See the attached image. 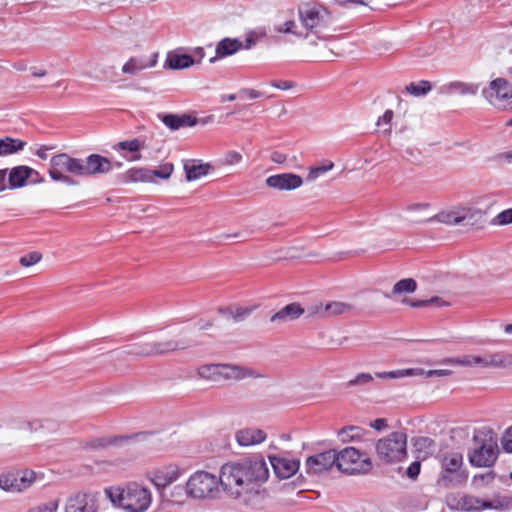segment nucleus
<instances>
[{
	"label": "nucleus",
	"instance_id": "nucleus-7",
	"mask_svg": "<svg viewBox=\"0 0 512 512\" xmlns=\"http://www.w3.org/2000/svg\"><path fill=\"white\" fill-rule=\"evenodd\" d=\"M407 436L403 432H392L376 442V453L386 463L399 462L406 456Z\"/></svg>",
	"mask_w": 512,
	"mask_h": 512
},
{
	"label": "nucleus",
	"instance_id": "nucleus-31",
	"mask_svg": "<svg viewBox=\"0 0 512 512\" xmlns=\"http://www.w3.org/2000/svg\"><path fill=\"white\" fill-rule=\"evenodd\" d=\"M424 373V369L422 368H408V369H399L395 371L389 372H377L375 376L382 379H398L404 377H414L419 376Z\"/></svg>",
	"mask_w": 512,
	"mask_h": 512
},
{
	"label": "nucleus",
	"instance_id": "nucleus-4",
	"mask_svg": "<svg viewBox=\"0 0 512 512\" xmlns=\"http://www.w3.org/2000/svg\"><path fill=\"white\" fill-rule=\"evenodd\" d=\"M221 488L220 474L199 470L186 482V494L194 499L216 498Z\"/></svg>",
	"mask_w": 512,
	"mask_h": 512
},
{
	"label": "nucleus",
	"instance_id": "nucleus-51",
	"mask_svg": "<svg viewBox=\"0 0 512 512\" xmlns=\"http://www.w3.org/2000/svg\"><path fill=\"white\" fill-rule=\"evenodd\" d=\"M373 379L370 373H359L348 382V386H365L370 384Z\"/></svg>",
	"mask_w": 512,
	"mask_h": 512
},
{
	"label": "nucleus",
	"instance_id": "nucleus-62",
	"mask_svg": "<svg viewBox=\"0 0 512 512\" xmlns=\"http://www.w3.org/2000/svg\"><path fill=\"white\" fill-rule=\"evenodd\" d=\"M393 119V111L386 110L385 113L378 119L377 125L380 126L382 124L388 125L391 123Z\"/></svg>",
	"mask_w": 512,
	"mask_h": 512
},
{
	"label": "nucleus",
	"instance_id": "nucleus-52",
	"mask_svg": "<svg viewBox=\"0 0 512 512\" xmlns=\"http://www.w3.org/2000/svg\"><path fill=\"white\" fill-rule=\"evenodd\" d=\"M111 442L108 438H96L87 442L86 447L92 450H100L109 446Z\"/></svg>",
	"mask_w": 512,
	"mask_h": 512
},
{
	"label": "nucleus",
	"instance_id": "nucleus-36",
	"mask_svg": "<svg viewBox=\"0 0 512 512\" xmlns=\"http://www.w3.org/2000/svg\"><path fill=\"white\" fill-rule=\"evenodd\" d=\"M431 90L432 85L429 81L426 80H422L419 82H411L405 87V91L414 97L425 96Z\"/></svg>",
	"mask_w": 512,
	"mask_h": 512
},
{
	"label": "nucleus",
	"instance_id": "nucleus-20",
	"mask_svg": "<svg viewBox=\"0 0 512 512\" xmlns=\"http://www.w3.org/2000/svg\"><path fill=\"white\" fill-rule=\"evenodd\" d=\"M270 463L277 477L287 479L293 476L299 469V461L286 456H271Z\"/></svg>",
	"mask_w": 512,
	"mask_h": 512
},
{
	"label": "nucleus",
	"instance_id": "nucleus-6",
	"mask_svg": "<svg viewBox=\"0 0 512 512\" xmlns=\"http://www.w3.org/2000/svg\"><path fill=\"white\" fill-rule=\"evenodd\" d=\"M48 172L52 180L73 185L75 182L69 175L81 177V158H73L66 153L54 155Z\"/></svg>",
	"mask_w": 512,
	"mask_h": 512
},
{
	"label": "nucleus",
	"instance_id": "nucleus-63",
	"mask_svg": "<svg viewBox=\"0 0 512 512\" xmlns=\"http://www.w3.org/2000/svg\"><path fill=\"white\" fill-rule=\"evenodd\" d=\"M495 159L499 162L511 163L512 162V151L498 153L495 156Z\"/></svg>",
	"mask_w": 512,
	"mask_h": 512
},
{
	"label": "nucleus",
	"instance_id": "nucleus-35",
	"mask_svg": "<svg viewBox=\"0 0 512 512\" xmlns=\"http://www.w3.org/2000/svg\"><path fill=\"white\" fill-rule=\"evenodd\" d=\"M26 143L20 139L6 137L0 140V156L16 153L25 147Z\"/></svg>",
	"mask_w": 512,
	"mask_h": 512
},
{
	"label": "nucleus",
	"instance_id": "nucleus-39",
	"mask_svg": "<svg viewBox=\"0 0 512 512\" xmlns=\"http://www.w3.org/2000/svg\"><path fill=\"white\" fill-rule=\"evenodd\" d=\"M413 446L418 452H422L425 457L426 455L432 453L434 448V441L429 437L420 436L413 440Z\"/></svg>",
	"mask_w": 512,
	"mask_h": 512
},
{
	"label": "nucleus",
	"instance_id": "nucleus-2",
	"mask_svg": "<svg viewBox=\"0 0 512 512\" xmlns=\"http://www.w3.org/2000/svg\"><path fill=\"white\" fill-rule=\"evenodd\" d=\"M104 493L113 506L128 512H145L152 501L150 490L136 482L105 488Z\"/></svg>",
	"mask_w": 512,
	"mask_h": 512
},
{
	"label": "nucleus",
	"instance_id": "nucleus-42",
	"mask_svg": "<svg viewBox=\"0 0 512 512\" xmlns=\"http://www.w3.org/2000/svg\"><path fill=\"white\" fill-rule=\"evenodd\" d=\"M472 359L473 355H464L454 358H445L440 363L451 366L473 367Z\"/></svg>",
	"mask_w": 512,
	"mask_h": 512
},
{
	"label": "nucleus",
	"instance_id": "nucleus-28",
	"mask_svg": "<svg viewBox=\"0 0 512 512\" xmlns=\"http://www.w3.org/2000/svg\"><path fill=\"white\" fill-rule=\"evenodd\" d=\"M194 64L193 58L188 54L169 52L167 54L164 67L169 69H185Z\"/></svg>",
	"mask_w": 512,
	"mask_h": 512
},
{
	"label": "nucleus",
	"instance_id": "nucleus-54",
	"mask_svg": "<svg viewBox=\"0 0 512 512\" xmlns=\"http://www.w3.org/2000/svg\"><path fill=\"white\" fill-rule=\"evenodd\" d=\"M242 160V155L237 151H229L226 153L224 163L227 165H236Z\"/></svg>",
	"mask_w": 512,
	"mask_h": 512
},
{
	"label": "nucleus",
	"instance_id": "nucleus-24",
	"mask_svg": "<svg viewBox=\"0 0 512 512\" xmlns=\"http://www.w3.org/2000/svg\"><path fill=\"white\" fill-rule=\"evenodd\" d=\"M181 475V469L175 464H170L155 472L154 482L157 486L165 487L177 481Z\"/></svg>",
	"mask_w": 512,
	"mask_h": 512
},
{
	"label": "nucleus",
	"instance_id": "nucleus-56",
	"mask_svg": "<svg viewBox=\"0 0 512 512\" xmlns=\"http://www.w3.org/2000/svg\"><path fill=\"white\" fill-rule=\"evenodd\" d=\"M452 374V371L449 369H435V370H429L425 371L421 376H425L427 378L429 377H445L450 376Z\"/></svg>",
	"mask_w": 512,
	"mask_h": 512
},
{
	"label": "nucleus",
	"instance_id": "nucleus-26",
	"mask_svg": "<svg viewBox=\"0 0 512 512\" xmlns=\"http://www.w3.org/2000/svg\"><path fill=\"white\" fill-rule=\"evenodd\" d=\"M158 117L171 130H177L181 127H193L197 124L195 117L186 114H159Z\"/></svg>",
	"mask_w": 512,
	"mask_h": 512
},
{
	"label": "nucleus",
	"instance_id": "nucleus-5",
	"mask_svg": "<svg viewBox=\"0 0 512 512\" xmlns=\"http://www.w3.org/2000/svg\"><path fill=\"white\" fill-rule=\"evenodd\" d=\"M197 374L200 378L213 382L241 380L255 376L253 370L231 364H205L197 369Z\"/></svg>",
	"mask_w": 512,
	"mask_h": 512
},
{
	"label": "nucleus",
	"instance_id": "nucleus-18",
	"mask_svg": "<svg viewBox=\"0 0 512 512\" xmlns=\"http://www.w3.org/2000/svg\"><path fill=\"white\" fill-rule=\"evenodd\" d=\"M112 169L110 160L99 154H91L81 159V177H88L97 174H106Z\"/></svg>",
	"mask_w": 512,
	"mask_h": 512
},
{
	"label": "nucleus",
	"instance_id": "nucleus-8",
	"mask_svg": "<svg viewBox=\"0 0 512 512\" xmlns=\"http://www.w3.org/2000/svg\"><path fill=\"white\" fill-rule=\"evenodd\" d=\"M336 466L342 472L355 474L370 471L372 463L366 454L354 447H346L337 452Z\"/></svg>",
	"mask_w": 512,
	"mask_h": 512
},
{
	"label": "nucleus",
	"instance_id": "nucleus-22",
	"mask_svg": "<svg viewBox=\"0 0 512 512\" xmlns=\"http://www.w3.org/2000/svg\"><path fill=\"white\" fill-rule=\"evenodd\" d=\"M150 344L152 346V356L162 355L170 352H175L178 350H184L192 345L191 342L187 339H169L163 341L150 342Z\"/></svg>",
	"mask_w": 512,
	"mask_h": 512
},
{
	"label": "nucleus",
	"instance_id": "nucleus-33",
	"mask_svg": "<svg viewBox=\"0 0 512 512\" xmlns=\"http://www.w3.org/2000/svg\"><path fill=\"white\" fill-rule=\"evenodd\" d=\"M417 289V283L412 278H405L396 282L393 286L391 294L384 293L386 298H391L393 295H400L404 293H413Z\"/></svg>",
	"mask_w": 512,
	"mask_h": 512
},
{
	"label": "nucleus",
	"instance_id": "nucleus-38",
	"mask_svg": "<svg viewBox=\"0 0 512 512\" xmlns=\"http://www.w3.org/2000/svg\"><path fill=\"white\" fill-rule=\"evenodd\" d=\"M124 353L135 356H152V346L150 342L135 343L128 346Z\"/></svg>",
	"mask_w": 512,
	"mask_h": 512
},
{
	"label": "nucleus",
	"instance_id": "nucleus-50",
	"mask_svg": "<svg viewBox=\"0 0 512 512\" xmlns=\"http://www.w3.org/2000/svg\"><path fill=\"white\" fill-rule=\"evenodd\" d=\"M41 259L42 254L37 251H33L27 255L22 256L19 259V262L23 267H30L37 264Z\"/></svg>",
	"mask_w": 512,
	"mask_h": 512
},
{
	"label": "nucleus",
	"instance_id": "nucleus-12",
	"mask_svg": "<svg viewBox=\"0 0 512 512\" xmlns=\"http://www.w3.org/2000/svg\"><path fill=\"white\" fill-rule=\"evenodd\" d=\"M498 452L497 443L493 439H488L469 453V461L476 467H490L495 463Z\"/></svg>",
	"mask_w": 512,
	"mask_h": 512
},
{
	"label": "nucleus",
	"instance_id": "nucleus-57",
	"mask_svg": "<svg viewBox=\"0 0 512 512\" xmlns=\"http://www.w3.org/2000/svg\"><path fill=\"white\" fill-rule=\"evenodd\" d=\"M58 506V501L52 500L39 506L35 512H57Z\"/></svg>",
	"mask_w": 512,
	"mask_h": 512
},
{
	"label": "nucleus",
	"instance_id": "nucleus-48",
	"mask_svg": "<svg viewBox=\"0 0 512 512\" xmlns=\"http://www.w3.org/2000/svg\"><path fill=\"white\" fill-rule=\"evenodd\" d=\"M252 311L253 308L251 307H236L235 309H230L228 313L235 322H240L247 318Z\"/></svg>",
	"mask_w": 512,
	"mask_h": 512
},
{
	"label": "nucleus",
	"instance_id": "nucleus-53",
	"mask_svg": "<svg viewBox=\"0 0 512 512\" xmlns=\"http://www.w3.org/2000/svg\"><path fill=\"white\" fill-rule=\"evenodd\" d=\"M501 444L504 451L512 453V426L505 431L501 439Z\"/></svg>",
	"mask_w": 512,
	"mask_h": 512
},
{
	"label": "nucleus",
	"instance_id": "nucleus-47",
	"mask_svg": "<svg viewBox=\"0 0 512 512\" xmlns=\"http://www.w3.org/2000/svg\"><path fill=\"white\" fill-rule=\"evenodd\" d=\"M512 223V208L497 214L491 221L492 225L504 226Z\"/></svg>",
	"mask_w": 512,
	"mask_h": 512
},
{
	"label": "nucleus",
	"instance_id": "nucleus-16",
	"mask_svg": "<svg viewBox=\"0 0 512 512\" xmlns=\"http://www.w3.org/2000/svg\"><path fill=\"white\" fill-rule=\"evenodd\" d=\"M483 97L491 104L512 98V85L504 78H496L482 90Z\"/></svg>",
	"mask_w": 512,
	"mask_h": 512
},
{
	"label": "nucleus",
	"instance_id": "nucleus-13",
	"mask_svg": "<svg viewBox=\"0 0 512 512\" xmlns=\"http://www.w3.org/2000/svg\"><path fill=\"white\" fill-rule=\"evenodd\" d=\"M477 216H482L479 209L469 207H459L449 211H442L428 219L429 222H439L446 225H459L465 220H471Z\"/></svg>",
	"mask_w": 512,
	"mask_h": 512
},
{
	"label": "nucleus",
	"instance_id": "nucleus-64",
	"mask_svg": "<svg viewBox=\"0 0 512 512\" xmlns=\"http://www.w3.org/2000/svg\"><path fill=\"white\" fill-rule=\"evenodd\" d=\"M371 427H373L377 431H381L387 427L386 420L382 419V418H378L371 423Z\"/></svg>",
	"mask_w": 512,
	"mask_h": 512
},
{
	"label": "nucleus",
	"instance_id": "nucleus-29",
	"mask_svg": "<svg viewBox=\"0 0 512 512\" xmlns=\"http://www.w3.org/2000/svg\"><path fill=\"white\" fill-rule=\"evenodd\" d=\"M122 179L124 183L153 182L152 170L144 167L131 168L122 175Z\"/></svg>",
	"mask_w": 512,
	"mask_h": 512
},
{
	"label": "nucleus",
	"instance_id": "nucleus-40",
	"mask_svg": "<svg viewBox=\"0 0 512 512\" xmlns=\"http://www.w3.org/2000/svg\"><path fill=\"white\" fill-rule=\"evenodd\" d=\"M333 167L334 163L332 161H326L324 164L320 166L311 167L307 175V180L309 182H313L320 176L324 175L326 172L332 170Z\"/></svg>",
	"mask_w": 512,
	"mask_h": 512
},
{
	"label": "nucleus",
	"instance_id": "nucleus-1",
	"mask_svg": "<svg viewBox=\"0 0 512 512\" xmlns=\"http://www.w3.org/2000/svg\"><path fill=\"white\" fill-rule=\"evenodd\" d=\"M269 477L266 461L261 456L242 458L220 468L221 488L232 498L247 502Z\"/></svg>",
	"mask_w": 512,
	"mask_h": 512
},
{
	"label": "nucleus",
	"instance_id": "nucleus-32",
	"mask_svg": "<svg viewBox=\"0 0 512 512\" xmlns=\"http://www.w3.org/2000/svg\"><path fill=\"white\" fill-rule=\"evenodd\" d=\"M209 166L198 164L195 160L186 161L184 170L187 181H194L207 174Z\"/></svg>",
	"mask_w": 512,
	"mask_h": 512
},
{
	"label": "nucleus",
	"instance_id": "nucleus-14",
	"mask_svg": "<svg viewBox=\"0 0 512 512\" xmlns=\"http://www.w3.org/2000/svg\"><path fill=\"white\" fill-rule=\"evenodd\" d=\"M353 309L354 307L350 303L343 301H331L311 305L307 309V312L309 317L327 318L351 313Z\"/></svg>",
	"mask_w": 512,
	"mask_h": 512
},
{
	"label": "nucleus",
	"instance_id": "nucleus-44",
	"mask_svg": "<svg viewBox=\"0 0 512 512\" xmlns=\"http://www.w3.org/2000/svg\"><path fill=\"white\" fill-rule=\"evenodd\" d=\"M296 22L294 20H287L282 24H277L274 27V30L278 33H290L297 37L303 36L301 32L296 30Z\"/></svg>",
	"mask_w": 512,
	"mask_h": 512
},
{
	"label": "nucleus",
	"instance_id": "nucleus-46",
	"mask_svg": "<svg viewBox=\"0 0 512 512\" xmlns=\"http://www.w3.org/2000/svg\"><path fill=\"white\" fill-rule=\"evenodd\" d=\"M173 170L174 166L172 163H164L158 169L152 170V180L154 181L155 177L168 179L172 175Z\"/></svg>",
	"mask_w": 512,
	"mask_h": 512
},
{
	"label": "nucleus",
	"instance_id": "nucleus-30",
	"mask_svg": "<svg viewBox=\"0 0 512 512\" xmlns=\"http://www.w3.org/2000/svg\"><path fill=\"white\" fill-rule=\"evenodd\" d=\"M144 147V142L135 138L131 140L121 141L117 144V148L120 150H126L131 152L132 155L130 157H126L129 161H138L141 159V155L139 154V150Z\"/></svg>",
	"mask_w": 512,
	"mask_h": 512
},
{
	"label": "nucleus",
	"instance_id": "nucleus-23",
	"mask_svg": "<svg viewBox=\"0 0 512 512\" xmlns=\"http://www.w3.org/2000/svg\"><path fill=\"white\" fill-rule=\"evenodd\" d=\"M479 90V85L463 81H451L439 88V93L443 95H475Z\"/></svg>",
	"mask_w": 512,
	"mask_h": 512
},
{
	"label": "nucleus",
	"instance_id": "nucleus-10",
	"mask_svg": "<svg viewBox=\"0 0 512 512\" xmlns=\"http://www.w3.org/2000/svg\"><path fill=\"white\" fill-rule=\"evenodd\" d=\"M35 481V473L31 470L6 471L0 474V488L8 492H21L29 488Z\"/></svg>",
	"mask_w": 512,
	"mask_h": 512
},
{
	"label": "nucleus",
	"instance_id": "nucleus-11",
	"mask_svg": "<svg viewBox=\"0 0 512 512\" xmlns=\"http://www.w3.org/2000/svg\"><path fill=\"white\" fill-rule=\"evenodd\" d=\"M337 462V451L330 449L308 457L305 461V471L310 476H319L329 471Z\"/></svg>",
	"mask_w": 512,
	"mask_h": 512
},
{
	"label": "nucleus",
	"instance_id": "nucleus-41",
	"mask_svg": "<svg viewBox=\"0 0 512 512\" xmlns=\"http://www.w3.org/2000/svg\"><path fill=\"white\" fill-rule=\"evenodd\" d=\"M473 367L495 368L494 353H485L483 355H473Z\"/></svg>",
	"mask_w": 512,
	"mask_h": 512
},
{
	"label": "nucleus",
	"instance_id": "nucleus-49",
	"mask_svg": "<svg viewBox=\"0 0 512 512\" xmlns=\"http://www.w3.org/2000/svg\"><path fill=\"white\" fill-rule=\"evenodd\" d=\"M403 303H407L410 306L416 307V308L425 307V306H429V305H433V304L438 305V306L445 304L444 301L439 297H432L431 299H428V300H418V301H409L407 299H404Z\"/></svg>",
	"mask_w": 512,
	"mask_h": 512
},
{
	"label": "nucleus",
	"instance_id": "nucleus-43",
	"mask_svg": "<svg viewBox=\"0 0 512 512\" xmlns=\"http://www.w3.org/2000/svg\"><path fill=\"white\" fill-rule=\"evenodd\" d=\"M495 368H512V354L506 352L494 353Z\"/></svg>",
	"mask_w": 512,
	"mask_h": 512
},
{
	"label": "nucleus",
	"instance_id": "nucleus-17",
	"mask_svg": "<svg viewBox=\"0 0 512 512\" xmlns=\"http://www.w3.org/2000/svg\"><path fill=\"white\" fill-rule=\"evenodd\" d=\"M265 184L267 187L277 191H292L303 185V179L297 174L288 172L267 177Z\"/></svg>",
	"mask_w": 512,
	"mask_h": 512
},
{
	"label": "nucleus",
	"instance_id": "nucleus-21",
	"mask_svg": "<svg viewBox=\"0 0 512 512\" xmlns=\"http://www.w3.org/2000/svg\"><path fill=\"white\" fill-rule=\"evenodd\" d=\"M266 438V432L256 427L243 428L235 434L236 442L242 447L260 444L264 442Z\"/></svg>",
	"mask_w": 512,
	"mask_h": 512
},
{
	"label": "nucleus",
	"instance_id": "nucleus-15",
	"mask_svg": "<svg viewBox=\"0 0 512 512\" xmlns=\"http://www.w3.org/2000/svg\"><path fill=\"white\" fill-rule=\"evenodd\" d=\"M462 463L463 457L460 453L451 452L447 454L442 461L445 473L442 475L441 480L445 483L455 481V483L459 484L465 482L467 474L458 472Z\"/></svg>",
	"mask_w": 512,
	"mask_h": 512
},
{
	"label": "nucleus",
	"instance_id": "nucleus-37",
	"mask_svg": "<svg viewBox=\"0 0 512 512\" xmlns=\"http://www.w3.org/2000/svg\"><path fill=\"white\" fill-rule=\"evenodd\" d=\"M144 57H131L123 66L124 74L136 75L140 71L145 70Z\"/></svg>",
	"mask_w": 512,
	"mask_h": 512
},
{
	"label": "nucleus",
	"instance_id": "nucleus-34",
	"mask_svg": "<svg viewBox=\"0 0 512 512\" xmlns=\"http://www.w3.org/2000/svg\"><path fill=\"white\" fill-rule=\"evenodd\" d=\"M32 171L33 170L31 168L25 166H19L14 168L9 174L10 186L14 188L23 186L26 180L29 178Z\"/></svg>",
	"mask_w": 512,
	"mask_h": 512
},
{
	"label": "nucleus",
	"instance_id": "nucleus-25",
	"mask_svg": "<svg viewBox=\"0 0 512 512\" xmlns=\"http://www.w3.org/2000/svg\"><path fill=\"white\" fill-rule=\"evenodd\" d=\"M304 312L305 310L298 303H291L273 314L270 321L281 325L299 318Z\"/></svg>",
	"mask_w": 512,
	"mask_h": 512
},
{
	"label": "nucleus",
	"instance_id": "nucleus-59",
	"mask_svg": "<svg viewBox=\"0 0 512 512\" xmlns=\"http://www.w3.org/2000/svg\"><path fill=\"white\" fill-rule=\"evenodd\" d=\"M270 85L280 90H289L295 86V83L287 80H275L272 81Z\"/></svg>",
	"mask_w": 512,
	"mask_h": 512
},
{
	"label": "nucleus",
	"instance_id": "nucleus-60",
	"mask_svg": "<svg viewBox=\"0 0 512 512\" xmlns=\"http://www.w3.org/2000/svg\"><path fill=\"white\" fill-rule=\"evenodd\" d=\"M240 93L253 100L263 96V93L253 88H242Z\"/></svg>",
	"mask_w": 512,
	"mask_h": 512
},
{
	"label": "nucleus",
	"instance_id": "nucleus-27",
	"mask_svg": "<svg viewBox=\"0 0 512 512\" xmlns=\"http://www.w3.org/2000/svg\"><path fill=\"white\" fill-rule=\"evenodd\" d=\"M241 48L242 42L238 39L224 38L217 44L215 49L216 55L212 57L209 61L210 63H214L217 59L235 54Z\"/></svg>",
	"mask_w": 512,
	"mask_h": 512
},
{
	"label": "nucleus",
	"instance_id": "nucleus-3",
	"mask_svg": "<svg viewBox=\"0 0 512 512\" xmlns=\"http://www.w3.org/2000/svg\"><path fill=\"white\" fill-rule=\"evenodd\" d=\"M446 501L451 509L465 512H482L484 510L508 511L512 509V498L503 496L499 492L486 498L464 493L450 494L447 496Z\"/></svg>",
	"mask_w": 512,
	"mask_h": 512
},
{
	"label": "nucleus",
	"instance_id": "nucleus-55",
	"mask_svg": "<svg viewBox=\"0 0 512 512\" xmlns=\"http://www.w3.org/2000/svg\"><path fill=\"white\" fill-rule=\"evenodd\" d=\"M431 208V204L427 202L412 203L406 207L408 212H425Z\"/></svg>",
	"mask_w": 512,
	"mask_h": 512
},
{
	"label": "nucleus",
	"instance_id": "nucleus-19",
	"mask_svg": "<svg viewBox=\"0 0 512 512\" xmlns=\"http://www.w3.org/2000/svg\"><path fill=\"white\" fill-rule=\"evenodd\" d=\"M97 509V498L90 493H76L65 504V512H97Z\"/></svg>",
	"mask_w": 512,
	"mask_h": 512
},
{
	"label": "nucleus",
	"instance_id": "nucleus-9",
	"mask_svg": "<svg viewBox=\"0 0 512 512\" xmlns=\"http://www.w3.org/2000/svg\"><path fill=\"white\" fill-rule=\"evenodd\" d=\"M298 12L302 26L314 33L320 32L332 23L330 12L321 5L304 4L299 7Z\"/></svg>",
	"mask_w": 512,
	"mask_h": 512
},
{
	"label": "nucleus",
	"instance_id": "nucleus-58",
	"mask_svg": "<svg viewBox=\"0 0 512 512\" xmlns=\"http://www.w3.org/2000/svg\"><path fill=\"white\" fill-rule=\"evenodd\" d=\"M420 468H421L420 462L414 461L407 468L406 475L411 479H415L420 473Z\"/></svg>",
	"mask_w": 512,
	"mask_h": 512
},
{
	"label": "nucleus",
	"instance_id": "nucleus-61",
	"mask_svg": "<svg viewBox=\"0 0 512 512\" xmlns=\"http://www.w3.org/2000/svg\"><path fill=\"white\" fill-rule=\"evenodd\" d=\"M270 160L276 164H283L287 160V156L279 151L271 153Z\"/></svg>",
	"mask_w": 512,
	"mask_h": 512
},
{
	"label": "nucleus",
	"instance_id": "nucleus-45",
	"mask_svg": "<svg viewBox=\"0 0 512 512\" xmlns=\"http://www.w3.org/2000/svg\"><path fill=\"white\" fill-rule=\"evenodd\" d=\"M361 429L359 427H348L344 428L339 432V437L342 442L353 441L356 438L360 437Z\"/></svg>",
	"mask_w": 512,
	"mask_h": 512
}]
</instances>
